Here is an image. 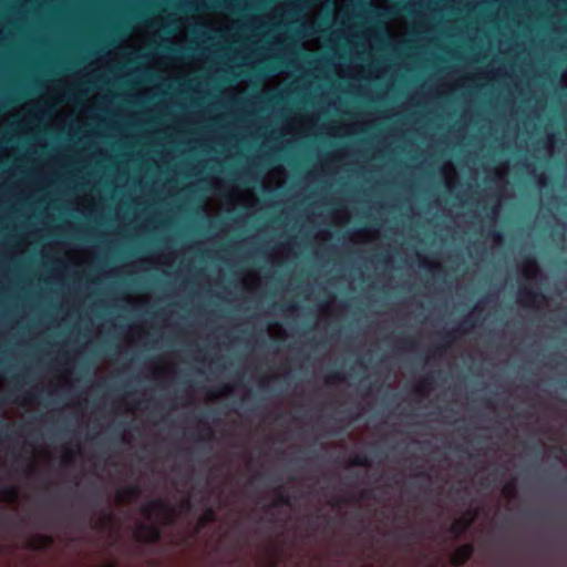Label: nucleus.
Masks as SVG:
<instances>
[{
  "mask_svg": "<svg viewBox=\"0 0 567 567\" xmlns=\"http://www.w3.org/2000/svg\"><path fill=\"white\" fill-rule=\"evenodd\" d=\"M81 100L82 95H76L73 103L68 102L53 115L60 99H54L52 91H50L39 100L27 103L20 110L1 118L0 126L6 123L10 125L17 124L16 133H28L40 128L42 125L61 130L68 123H71L70 130L73 132L79 130L83 131V133L100 134L101 125L107 122L106 107L110 103L109 99L99 93L94 94L87 99L74 117L75 109Z\"/></svg>",
  "mask_w": 567,
  "mask_h": 567,
  "instance_id": "1",
  "label": "nucleus"
},
{
  "mask_svg": "<svg viewBox=\"0 0 567 567\" xmlns=\"http://www.w3.org/2000/svg\"><path fill=\"white\" fill-rule=\"evenodd\" d=\"M215 195L208 198L204 205V212L208 216L217 214L221 208L227 212L235 208L236 205L254 207L257 197L250 189H239L237 187H226L219 178L212 181Z\"/></svg>",
  "mask_w": 567,
  "mask_h": 567,
  "instance_id": "2",
  "label": "nucleus"
},
{
  "mask_svg": "<svg viewBox=\"0 0 567 567\" xmlns=\"http://www.w3.org/2000/svg\"><path fill=\"white\" fill-rule=\"evenodd\" d=\"M197 21L200 25L206 27L209 30L224 32L225 38H231L234 42L238 39L236 37H243L247 34L248 29H257V22L259 19L255 18L249 23H240L239 21H233L227 16L220 13H213L205 17H198Z\"/></svg>",
  "mask_w": 567,
  "mask_h": 567,
  "instance_id": "3",
  "label": "nucleus"
},
{
  "mask_svg": "<svg viewBox=\"0 0 567 567\" xmlns=\"http://www.w3.org/2000/svg\"><path fill=\"white\" fill-rule=\"evenodd\" d=\"M143 512L150 526H138L135 533L136 538L144 542H155L159 537L157 525L172 522L173 513L162 502L148 504Z\"/></svg>",
  "mask_w": 567,
  "mask_h": 567,
  "instance_id": "4",
  "label": "nucleus"
},
{
  "mask_svg": "<svg viewBox=\"0 0 567 567\" xmlns=\"http://www.w3.org/2000/svg\"><path fill=\"white\" fill-rule=\"evenodd\" d=\"M357 23L344 30V39L350 47L353 56H372V51L378 44V35L371 29L357 30Z\"/></svg>",
  "mask_w": 567,
  "mask_h": 567,
  "instance_id": "5",
  "label": "nucleus"
},
{
  "mask_svg": "<svg viewBox=\"0 0 567 567\" xmlns=\"http://www.w3.org/2000/svg\"><path fill=\"white\" fill-rule=\"evenodd\" d=\"M159 30L154 25L138 27L134 30L133 34L125 41L124 45L120 47L116 51L110 54V60L124 55V51L131 50L130 55H137V52L144 49L148 42L155 41Z\"/></svg>",
  "mask_w": 567,
  "mask_h": 567,
  "instance_id": "6",
  "label": "nucleus"
},
{
  "mask_svg": "<svg viewBox=\"0 0 567 567\" xmlns=\"http://www.w3.org/2000/svg\"><path fill=\"white\" fill-rule=\"evenodd\" d=\"M319 130L317 128L316 118L313 116L298 115L291 117L282 126L281 134L287 137V141H291L297 137L317 135Z\"/></svg>",
  "mask_w": 567,
  "mask_h": 567,
  "instance_id": "7",
  "label": "nucleus"
},
{
  "mask_svg": "<svg viewBox=\"0 0 567 567\" xmlns=\"http://www.w3.org/2000/svg\"><path fill=\"white\" fill-rule=\"evenodd\" d=\"M42 255L44 258L55 259V260L65 259L68 261L74 262L76 265L84 264L90 259V255L87 251L71 249L61 243H53V244L45 245L42 248Z\"/></svg>",
  "mask_w": 567,
  "mask_h": 567,
  "instance_id": "8",
  "label": "nucleus"
},
{
  "mask_svg": "<svg viewBox=\"0 0 567 567\" xmlns=\"http://www.w3.org/2000/svg\"><path fill=\"white\" fill-rule=\"evenodd\" d=\"M148 66L166 73L168 76H179L184 72L179 70V61L168 56H156L148 61Z\"/></svg>",
  "mask_w": 567,
  "mask_h": 567,
  "instance_id": "9",
  "label": "nucleus"
},
{
  "mask_svg": "<svg viewBox=\"0 0 567 567\" xmlns=\"http://www.w3.org/2000/svg\"><path fill=\"white\" fill-rule=\"evenodd\" d=\"M303 4H305L303 2L298 0V1L277 6L274 9L272 17L268 18V19L272 20V19L278 18V22H285V23L291 22L295 20V13L297 11H301L303 8Z\"/></svg>",
  "mask_w": 567,
  "mask_h": 567,
  "instance_id": "10",
  "label": "nucleus"
},
{
  "mask_svg": "<svg viewBox=\"0 0 567 567\" xmlns=\"http://www.w3.org/2000/svg\"><path fill=\"white\" fill-rule=\"evenodd\" d=\"M518 303L524 307L540 308L546 303L543 295L522 288L518 292Z\"/></svg>",
  "mask_w": 567,
  "mask_h": 567,
  "instance_id": "11",
  "label": "nucleus"
},
{
  "mask_svg": "<svg viewBox=\"0 0 567 567\" xmlns=\"http://www.w3.org/2000/svg\"><path fill=\"white\" fill-rule=\"evenodd\" d=\"M286 181V172L282 167H275L269 171L262 181V187L271 190L281 186Z\"/></svg>",
  "mask_w": 567,
  "mask_h": 567,
  "instance_id": "12",
  "label": "nucleus"
},
{
  "mask_svg": "<svg viewBox=\"0 0 567 567\" xmlns=\"http://www.w3.org/2000/svg\"><path fill=\"white\" fill-rule=\"evenodd\" d=\"M385 31L390 39L401 42L406 34V23L402 19H393L385 24Z\"/></svg>",
  "mask_w": 567,
  "mask_h": 567,
  "instance_id": "13",
  "label": "nucleus"
},
{
  "mask_svg": "<svg viewBox=\"0 0 567 567\" xmlns=\"http://www.w3.org/2000/svg\"><path fill=\"white\" fill-rule=\"evenodd\" d=\"M352 0H334L333 18L336 21L340 20L343 25H347L346 14Z\"/></svg>",
  "mask_w": 567,
  "mask_h": 567,
  "instance_id": "14",
  "label": "nucleus"
},
{
  "mask_svg": "<svg viewBox=\"0 0 567 567\" xmlns=\"http://www.w3.org/2000/svg\"><path fill=\"white\" fill-rule=\"evenodd\" d=\"M474 518L475 514L472 512H467L461 518L454 522L452 526V533L455 536H458L468 527V525L474 520Z\"/></svg>",
  "mask_w": 567,
  "mask_h": 567,
  "instance_id": "15",
  "label": "nucleus"
},
{
  "mask_svg": "<svg viewBox=\"0 0 567 567\" xmlns=\"http://www.w3.org/2000/svg\"><path fill=\"white\" fill-rule=\"evenodd\" d=\"M379 236V233L377 230H369V229H361L358 231H354L351 235V241L355 244H362V243H370L377 239Z\"/></svg>",
  "mask_w": 567,
  "mask_h": 567,
  "instance_id": "16",
  "label": "nucleus"
},
{
  "mask_svg": "<svg viewBox=\"0 0 567 567\" xmlns=\"http://www.w3.org/2000/svg\"><path fill=\"white\" fill-rule=\"evenodd\" d=\"M336 72L341 78H344V76H349V78H368V75L365 74L364 69L362 66H358V65L351 66V68H349L346 71L343 69V66L341 64H339V65L336 66Z\"/></svg>",
  "mask_w": 567,
  "mask_h": 567,
  "instance_id": "17",
  "label": "nucleus"
},
{
  "mask_svg": "<svg viewBox=\"0 0 567 567\" xmlns=\"http://www.w3.org/2000/svg\"><path fill=\"white\" fill-rule=\"evenodd\" d=\"M472 554V546L464 545L458 547L451 557V563L453 565H461L465 563Z\"/></svg>",
  "mask_w": 567,
  "mask_h": 567,
  "instance_id": "18",
  "label": "nucleus"
},
{
  "mask_svg": "<svg viewBox=\"0 0 567 567\" xmlns=\"http://www.w3.org/2000/svg\"><path fill=\"white\" fill-rule=\"evenodd\" d=\"M354 132L355 130L348 124L329 125L324 128V133L331 136H346Z\"/></svg>",
  "mask_w": 567,
  "mask_h": 567,
  "instance_id": "19",
  "label": "nucleus"
},
{
  "mask_svg": "<svg viewBox=\"0 0 567 567\" xmlns=\"http://www.w3.org/2000/svg\"><path fill=\"white\" fill-rule=\"evenodd\" d=\"M442 175H443L444 182L446 184V187L449 189H452L454 187V184H455L456 177H457L456 169L452 163H445L443 165Z\"/></svg>",
  "mask_w": 567,
  "mask_h": 567,
  "instance_id": "20",
  "label": "nucleus"
},
{
  "mask_svg": "<svg viewBox=\"0 0 567 567\" xmlns=\"http://www.w3.org/2000/svg\"><path fill=\"white\" fill-rule=\"evenodd\" d=\"M520 271L526 279H536L539 274L538 266L532 259H526L523 261Z\"/></svg>",
  "mask_w": 567,
  "mask_h": 567,
  "instance_id": "21",
  "label": "nucleus"
},
{
  "mask_svg": "<svg viewBox=\"0 0 567 567\" xmlns=\"http://www.w3.org/2000/svg\"><path fill=\"white\" fill-rule=\"evenodd\" d=\"M241 281L245 289L252 291L259 286L260 277L255 271H248L243 276Z\"/></svg>",
  "mask_w": 567,
  "mask_h": 567,
  "instance_id": "22",
  "label": "nucleus"
},
{
  "mask_svg": "<svg viewBox=\"0 0 567 567\" xmlns=\"http://www.w3.org/2000/svg\"><path fill=\"white\" fill-rule=\"evenodd\" d=\"M295 255L293 252V245L287 244L279 248L274 255L271 256L272 262H279L284 259L289 258L290 256Z\"/></svg>",
  "mask_w": 567,
  "mask_h": 567,
  "instance_id": "23",
  "label": "nucleus"
},
{
  "mask_svg": "<svg viewBox=\"0 0 567 567\" xmlns=\"http://www.w3.org/2000/svg\"><path fill=\"white\" fill-rule=\"evenodd\" d=\"M349 218L350 215L347 212V209H338L332 214L331 221L337 226H341L346 224L349 220Z\"/></svg>",
  "mask_w": 567,
  "mask_h": 567,
  "instance_id": "24",
  "label": "nucleus"
},
{
  "mask_svg": "<svg viewBox=\"0 0 567 567\" xmlns=\"http://www.w3.org/2000/svg\"><path fill=\"white\" fill-rule=\"evenodd\" d=\"M287 76L284 75V73H280L278 75H275L270 79H268L264 85V91H270L275 87H277Z\"/></svg>",
  "mask_w": 567,
  "mask_h": 567,
  "instance_id": "25",
  "label": "nucleus"
},
{
  "mask_svg": "<svg viewBox=\"0 0 567 567\" xmlns=\"http://www.w3.org/2000/svg\"><path fill=\"white\" fill-rule=\"evenodd\" d=\"M268 334L272 339H284L286 331L280 324L275 323L268 327Z\"/></svg>",
  "mask_w": 567,
  "mask_h": 567,
  "instance_id": "26",
  "label": "nucleus"
},
{
  "mask_svg": "<svg viewBox=\"0 0 567 567\" xmlns=\"http://www.w3.org/2000/svg\"><path fill=\"white\" fill-rule=\"evenodd\" d=\"M187 37V27L183 21L178 22V33L172 38V42L182 43L186 40Z\"/></svg>",
  "mask_w": 567,
  "mask_h": 567,
  "instance_id": "27",
  "label": "nucleus"
},
{
  "mask_svg": "<svg viewBox=\"0 0 567 567\" xmlns=\"http://www.w3.org/2000/svg\"><path fill=\"white\" fill-rule=\"evenodd\" d=\"M136 497L135 489L121 491L117 493L116 498L120 503H130Z\"/></svg>",
  "mask_w": 567,
  "mask_h": 567,
  "instance_id": "28",
  "label": "nucleus"
},
{
  "mask_svg": "<svg viewBox=\"0 0 567 567\" xmlns=\"http://www.w3.org/2000/svg\"><path fill=\"white\" fill-rule=\"evenodd\" d=\"M17 497H18V493H17L16 488H10L7 491H2L0 493V501L7 502L9 504H13L17 501Z\"/></svg>",
  "mask_w": 567,
  "mask_h": 567,
  "instance_id": "29",
  "label": "nucleus"
},
{
  "mask_svg": "<svg viewBox=\"0 0 567 567\" xmlns=\"http://www.w3.org/2000/svg\"><path fill=\"white\" fill-rule=\"evenodd\" d=\"M317 14H318V9L311 10L310 12H306L305 20H303L302 24L313 27V24L316 22Z\"/></svg>",
  "mask_w": 567,
  "mask_h": 567,
  "instance_id": "30",
  "label": "nucleus"
},
{
  "mask_svg": "<svg viewBox=\"0 0 567 567\" xmlns=\"http://www.w3.org/2000/svg\"><path fill=\"white\" fill-rule=\"evenodd\" d=\"M302 47L309 51H316L320 48V41L318 38H313L303 42Z\"/></svg>",
  "mask_w": 567,
  "mask_h": 567,
  "instance_id": "31",
  "label": "nucleus"
},
{
  "mask_svg": "<svg viewBox=\"0 0 567 567\" xmlns=\"http://www.w3.org/2000/svg\"><path fill=\"white\" fill-rule=\"evenodd\" d=\"M502 494L505 498L509 499L515 495V486L514 484L509 483L506 484L502 491Z\"/></svg>",
  "mask_w": 567,
  "mask_h": 567,
  "instance_id": "32",
  "label": "nucleus"
},
{
  "mask_svg": "<svg viewBox=\"0 0 567 567\" xmlns=\"http://www.w3.org/2000/svg\"><path fill=\"white\" fill-rule=\"evenodd\" d=\"M371 6L377 9H389L388 0H371Z\"/></svg>",
  "mask_w": 567,
  "mask_h": 567,
  "instance_id": "33",
  "label": "nucleus"
},
{
  "mask_svg": "<svg viewBox=\"0 0 567 567\" xmlns=\"http://www.w3.org/2000/svg\"><path fill=\"white\" fill-rule=\"evenodd\" d=\"M214 513L212 511L206 512L199 519V525L204 526L207 522L212 520Z\"/></svg>",
  "mask_w": 567,
  "mask_h": 567,
  "instance_id": "34",
  "label": "nucleus"
},
{
  "mask_svg": "<svg viewBox=\"0 0 567 567\" xmlns=\"http://www.w3.org/2000/svg\"><path fill=\"white\" fill-rule=\"evenodd\" d=\"M317 238H318L319 240L324 241V240H328V239L330 238V234H329L328 231H319V233L317 234Z\"/></svg>",
  "mask_w": 567,
  "mask_h": 567,
  "instance_id": "35",
  "label": "nucleus"
},
{
  "mask_svg": "<svg viewBox=\"0 0 567 567\" xmlns=\"http://www.w3.org/2000/svg\"><path fill=\"white\" fill-rule=\"evenodd\" d=\"M508 167L507 166H501L497 168V175L501 177L503 176L506 172H507Z\"/></svg>",
  "mask_w": 567,
  "mask_h": 567,
  "instance_id": "36",
  "label": "nucleus"
},
{
  "mask_svg": "<svg viewBox=\"0 0 567 567\" xmlns=\"http://www.w3.org/2000/svg\"><path fill=\"white\" fill-rule=\"evenodd\" d=\"M561 84L567 87V70L561 75Z\"/></svg>",
  "mask_w": 567,
  "mask_h": 567,
  "instance_id": "37",
  "label": "nucleus"
},
{
  "mask_svg": "<svg viewBox=\"0 0 567 567\" xmlns=\"http://www.w3.org/2000/svg\"><path fill=\"white\" fill-rule=\"evenodd\" d=\"M4 385V380L2 378H0V390L3 388Z\"/></svg>",
  "mask_w": 567,
  "mask_h": 567,
  "instance_id": "38",
  "label": "nucleus"
},
{
  "mask_svg": "<svg viewBox=\"0 0 567 567\" xmlns=\"http://www.w3.org/2000/svg\"><path fill=\"white\" fill-rule=\"evenodd\" d=\"M239 86H240V91H245L246 85H244V83H240Z\"/></svg>",
  "mask_w": 567,
  "mask_h": 567,
  "instance_id": "39",
  "label": "nucleus"
}]
</instances>
